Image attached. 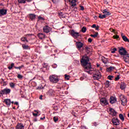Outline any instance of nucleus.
Returning <instances> with one entry per match:
<instances>
[{"label": "nucleus", "instance_id": "37998d69", "mask_svg": "<svg viewBox=\"0 0 129 129\" xmlns=\"http://www.w3.org/2000/svg\"><path fill=\"white\" fill-rule=\"evenodd\" d=\"M38 113H39V112H37V113H36L32 112V114H33V116H38Z\"/></svg>", "mask_w": 129, "mask_h": 129}, {"label": "nucleus", "instance_id": "c85d7f7f", "mask_svg": "<svg viewBox=\"0 0 129 129\" xmlns=\"http://www.w3.org/2000/svg\"><path fill=\"white\" fill-rule=\"evenodd\" d=\"M99 19H105V18H106V16L105 14L103 15L101 14H99Z\"/></svg>", "mask_w": 129, "mask_h": 129}, {"label": "nucleus", "instance_id": "f704fd0d", "mask_svg": "<svg viewBox=\"0 0 129 129\" xmlns=\"http://www.w3.org/2000/svg\"><path fill=\"white\" fill-rule=\"evenodd\" d=\"M15 84L14 83H10V86L11 87V88H15Z\"/></svg>", "mask_w": 129, "mask_h": 129}, {"label": "nucleus", "instance_id": "cd10ccee", "mask_svg": "<svg viewBox=\"0 0 129 129\" xmlns=\"http://www.w3.org/2000/svg\"><path fill=\"white\" fill-rule=\"evenodd\" d=\"M22 47L23 49H24V50H28V49H29V46L26 45V44H23Z\"/></svg>", "mask_w": 129, "mask_h": 129}, {"label": "nucleus", "instance_id": "1a4fd4ad", "mask_svg": "<svg viewBox=\"0 0 129 129\" xmlns=\"http://www.w3.org/2000/svg\"><path fill=\"white\" fill-rule=\"evenodd\" d=\"M43 30L44 33H46V34H48V33H50V32L52 31V29L50 28V27L47 25H45V26L43 27Z\"/></svg>", "mask_w": 129, "mask_h": 129}, {"label": "nucleus", "instance_id": "13d9d810", "mask_svg": "<svg viewBox=\"0 0 129 129\" xmlns=\"http://www.w3.org/2000/svg\"><path fill=\"white\" fill-rule=\"evenodd\" d=\"M39 99H41V100H43V95H40V96Z\"/></svg>", "mask_w": 129, "mask_h": 129}, {"label": "nucleus", "instance_id": "f8f14e48", "mask_svg": "<svg viewBox=\"0 0 129 129\" xmlns=\"http://www.w3.org/2000/svg\"><path fill=\"white\" fill-rule=\"evenodd\" d=\"M94 79H95L96 80H98V79H100L101 78V74L100 73H97L96 74H94L93 76Z\"/></svg>", "mask_w": 129, "mask_h": 129}, {"label": "nucleus", "instance_id": "aec40b11", "mask_svg": "<svg viewBox=\"0 0 129 129\" xmlns=\"http://www.w3.org/2000/svg\"><path fill=\"white\" fill-rule=\"evenodd\" d=\"M29 18L31 21H34L36 19V15L33 14H29Z\"/></svg>", "mask_w": 129, "mask_h": 129}, {"label": "nucleus", "instance_id": "6ab92c4d", "mask_svg": "<svg viewBox=\"0 0 129 129\" xmlns=\"http://www.w3.org/2000/svg\"><path fill=\"white\" fill-rule=\"evenodd\" d=\"M103 14H105V15L106 16H110L111 15V13L110 12H108L107 9L103 10L102 11Z\"/></svg>", "mask_w": 129, "mask_h": 129}, {"label": "nucleus", "instance_id": "a18cd8bd", "mask_svg": "<svg viewBox=\"0 0 129 129\" xmlns=\"http://www.w3.org/2000/svg\"><path fill=\"white\" fill-rule=\"evenodd\" d=\"M118 80H119V75H117L115 78V81H117Z\"/></svg>", "mask_w": 129, "mask_h": 129}, {"label": "nucleus", "instance_id": "bb28decb", "mask_svg": "<svg viewBox=\"0 0 129 129\" xmlns=\"http://www.w3.org/2000/svg\"><path fill=\"white\" fill-rule=\"evenodd\" d=\"M119 117L121 121H124V117L123 116V115L122 114H119Z\"/></svg>", "mask_w": 129, "mask_h": 129}, {"label": "nucleus", "instance_id": "473e14b6", "mask_svg": "<svg viewBox=\"0 0 129 129\" xmlns=\"http://www.w3.org/2000/svg\"><path fill=\"white\" fill-rule=\"evenodd\" d=\"M53 120H54V122H57V121H58V120H59V118H58V117H57V116H54Z\"/></svg>", "mask_w": 129, "mask_h": 129}, {"label": "nucleus", "instance_id": "6e6d98bb", "mask_svg": "<svg viewBox=\"0 0 129 129\" xmlns=\"http://www.w3.org/2000/svg\"><path fill=\"white\" fill-rule=\"evenodd\" d=\"M88 42H89V43H91V42H92V39L91 38H89L88 39Z\"/></svg>", "mask_w": 129, "mask_h": 129}, {"label": "nucleus", "instance_id": "4468645a", "mask_svg": "<svg viewBox=\"0 0 129 129\" xmlns=\"http://www.w3.org/2000/svg\"><path fill=\"white\" fill-rule=\"evenodd\" d=\"M37 36L40 40H43V39H45V38H46V34L42 33H38L37 34Z\"/></svg>", "mask_w": 129, "mask_h": 129}, {"label": "nucleus", "instance_id": "7c9ffc66", "mask_svg": "<svg viewBox=\"0 0 129 129\" xmlns=\"http://www.w3.org/2000/svg\"><path fill=\"white\" fill-rule=\"evenodd\" d=\"M14 66H15V63H11V66L8 67V69H9V70H12Z\"/></svg>", "mask_w": 129, "mask_h": 129}, {"label": "nucleus", "instance_id": "a211bd4d", "mask_svg": "<svg viewBox=\"0 0 129 129\" xmlns=\"http://www.w3.org/2000/svg\"><path fill=\"white\" fill-rule=\"evenodd\" d=\"M54 90L50 89L47 92V95H48L49 96H54Z\"/></svg>", "mask_w": 129, "mask_h": 129}, {"label": "nucleus", "instance_id": "c9c22d12", "mask_svg": "<svg viewBox=\"0 0 129 129\" xmlns=\"http://www.w3.org/2000/svg\"><path fill=\"white\" fill-rule=\"evenodd\" d=\"M86 31H87V29L86 28V27H83L82 28V33H85L86 32Z\"/></svg>", "mask_w": 129, "mask_h": 129}, {"label": "nucleus", "instance_id": "bf43d9fd", "mask_svg": "<svg viewBox=\"0 0 129 129\" xmlns=\"http://www.w3.org/2000/svg\"><path fill=\"white\" fill-rule=\"evenodd\" d=\"M92 28H96V24H93L92 26Z\"/></svg>", "mask_w": 129, "mask_h": 129}, {"label": "nucleus", "instance_id": "49530a36", "mask_svg": "<svg viewBox=\"0 0 129 129\" xmlns=\"http://www.w3.org/2000/svg\"><path fill=\"white\" fill-rule=\"evenodd\" d=\"M53 4H57L59 2V0H51Z\"/></svg>", "mask_w": 129, "mask_h": 129}, {"label": "nucleus", "instance_id": "f257e3e1", "mask_svg": "<svg viewBox=\"0 0 129 129\" xmlns=\"http://www.w3.org/2000/svg\"><path fill=\"white\" fill-rule=\"evenodd\" d=\"M80 62L85 72L90 74V72L94 71V69L92 68L91 62L89 60V57L87 55L83 56Z\"/></svg>", "mask_w": 129, "mask_h": 129}, {"label": "nucleus", "instance_id": "8fccbe9b", "mask_svg": "<svg viewBox=\"0 0 129 129\" xmlns=\"http://www.w3.org/2000/svg\"><path fill=\"white\" fill-rule=\"evenodd\" d=\"M52 68H57V64L56 63H53L52 65Z\"/></svg>", "mask_w": 129, "mask_h": 129}, {"label": "nucleus", "instance_id": "20e7f679", "mask_svg": "<svg viewBox=\"0 0 129 129\" xmlns=\"http://www.w3.org/2000/svg\"><path fill=\"white\" fill-rule=\"evenodd\" d=\"M70 33L71 36L73 37L74 39H77V40L78 39L79 36H80V34H79V33L75 32L74 30H71V32Z\"/></svg>", "mask_w": 129, "mask_h": 129}, {"label": "nucleus", "instance_id": "09e8293b", "mask_svg": "<svg viewBox=\"0 0 129 129\" xmlns=\"http://www.w3.org/2000/svg\"><path fill=\"white\" fill-rule=\"evenodd\" d=\"M26 40H27V38L26 37H22V38H21V41H22V42H25V41H26Z\"/></svg>", "mask_w": 129, "mask_h": 129}, {"label": "nucleus", "instance_id": "052dcab7", "mask_svg": "<svg viewBox=\"0 0 129 129\" xmlns=\"http://www.w3.org/2000/svg\"><path fill=\"white\" fill-rule=\"evenodd\" d=\"M32 1H33V0H25V2H27L28 3H31V2H32Z\"/></svg>", "mask_w": 129, "mask_h": 129}, {"label": "nucleus", "instance_id": "4c0bfd02", "mask_svg": "<svg viewBox=\"0 0 129 129\" xmlns=\"http://www.w3.org/2000/svg\"><path fill=\"white\" fill-rule=\"evenodd\" d=\"M64 78L65 79H67V80H69V79L71 78V77L69 75H64Z\"/></svg>", "mask_w": 129, "mask_h": 129}, {"label": "nucleus", "instance_id": "ddd939ff", "mask_svg": "<svg viewBox=\"0 0 129 129\" xmlns=\"http://www.w3.org/2000/svg\"><path fill=\"white\" fill-rule=\"evenodd\" d=\"M3 102L6 104L8 107L11 105V99H4Z\"/></svg>", "mask_w": 129, "mask_h": 129}, {"label": "nucleus", "instance_id": "e2e57ef3", "mask_svg": "<svg viewBox=\"0 0 129 129\" xmlns=\"http://www.w3.org/2000/svg\"><path fill=\"white\" fill-rule=\"evenodd\" d=\"M45 117L44 116L43 117H41L40 119H41V120H43L45 119Z\"/></svg>", "mask_w": 129, "mask_h": 129}, {"label": "nucleus", "instance_id": "c03bdc74", "mask_svg": "<svg viewBox=\"0 0 129 129\" xmlns=\"http://www.w3.org/2000/svg\"><path fill=\"white\" fill-rule=\"evenodd\" d=\"M43 67H44V68H48V64L44 63L43 64Z\"/></svg>", "mask_w": 129, "mask_h": 129}, {"label": "nucleus", "instance_id": "0e129e2a", "mask_svg": "<svg viewBox=\"0 0 129 129\" xmlns=\"http://www.w3.org/2000/svg\"><path fill=\"white\" fill-rule=\"evenodd\" d=\"M74 10L76 12V11H77V8L75 7V8L74 9Z\"/></svg>", "mask_w": 129, "mask_h": 129}, {"label": "nucleus", "instance_id": "423d86ee", "mask_svg": "<svg viewBox=\"0 0 129 129\" xmlns=\"http://www.w3.org/2000/svg\"><path fill=\"white\" fill-rule=\"evenodd\" d=\"M120 99L121 101V104L123 105V106H125V105H126V102H127V99H126V97L125 96L122 95L120 96Z\"/></svg>", "mask_w": 129, "mask_h": 129}, {"label": "nucleus", "instance_id": "dca6fc26", "mask_svg": "<svg viewBox=\"0 0 129 129\" xmlns=\"http://www.w3.org/2000/svg\"><path fill=\"white\" fill-rule=\"evenodd\" d=\"M16 129H25V126L22 123H18L16 126Z\"/></svg>", "mask_w": 129, "mask_h": 129}, {"label": "nucleus", "instance_id": "c756f323", "mask_svg": "<svg viewBox=\"0 0 129 129\" xmlns=\"http://www.w3.org/2000/svg\"><path fill=\"white\" fill-rule=\"evenodd\" d=\"M90 36L93 38H96L98 36V32H96L95 34H91Z\"/></svg>", "mask_w": 129, "mask_h": 129}, {"label": "nucleus", "instance_id": "f03ea898", "mask_svg": "<svg viewBox=\"0 0 129 129\" xmlns=\"http://www.w3.org/2000/svg\"><path fill=\"white\" fill-rule=\"evenodd\" d=\"M119 54L122 56L125 62H128L129 61V54L125 48L123 47H119Z\"/></svg>", "mask_w": 129, "mask_h": 129}, {"label": "nucleus", "instance_id": "72a5a7b5", "mask_svg": "<svg viewBox=\"0 0 129 129\" xmlns=\"http://www.w3.org/2000/svg\"><path fill=\"white\" fill-rule=\"evenodd\" d=\"M14 68H15V69H19V70H21V69H22V68H24V65H22L20 67H15Z\"/></svg>", "mask_w": 129, "mask_h": 129}, {"label": "nucleus", "instance_id": "de8ad7c7", "mask_svg": "<svg viewBox=\"0 0 129 129\" xmlns=\"http://www.w3.org/2000/svg\"><path fill=\"white\" fill-rule=\"evenodd\" d=\"M58 16H59V17H63V16H64V15H63V13L59 12Z\"/></svg>", "mask_w": 129, "mask_h": 129}, {"label": "nucleus", "instance_id": "5701e85b", "mask_svg": "<svg viewBox=\"0 0 129 129\" xmlns=\"http://www.w3.org/2000/svg\"><path fill=\"white\" fill-rule=\"evenodd\" d=\"M110 82H109V81H106L104 84H105V87H106V88H108V87H109V86H110Z\"/></svg>", "mask_w": 129, "mask_h": 129}, {"label": "nucleus", "instance_id": "393cba45", "mask_svg": "<svg viewBox=\"0 0 129 129\" xmlns=\"http://www.w3.org/2000/svg\"><path fill=\"white\" fill-rule=\"evenodd\" d=\"M85 50L86 51V52L88 53V54H89V53H90V47H89V46H86L85 47Z\"/></svg>", "mask_w": 129, "mask_h": 129}, {"label": "nucleus", "instance_id": "b1692460", "mask_svg": "<svg viewBox=\"0 0 129 129\" xmlns=\"http://www.w3.org/2000/svg\"><path fill=\"white\" fill-rule=\"evenodd\" d=\"M114 67H110L109 68H107L106 70L107 72H111L112 70H114Z\"/></svg>", "mask_w": 129, "mask_h": 129}, {"label": "nucleus", "instance_id": "2f4dec72", "mask_svg": "<svg viewBox=\"0 0 129 129\" xmlns=\"http://www.w3.org/2000/svg\"><path fill=\"white\" fill-rule=\"evenodd\" d=\"M19 4H26V0H18Z\"/></svg>", "mask_w": 129, "mask_h": 129}, {"label": "nucleus", "instance_id": "79ce46f5", "mask_svg": "<svg viewBox=\"0 0 129 129\" xmlns=\"http://www.w3.org/2000/svg\"><path fill=\"white\" fill-rule=\"evenodd\" d=\"M102 61L104 64H106V63H107V58H105L104 59H102Z\"/></svg>", "mask_w": 129, "mask_h": 129}, {"label": "nucleus", "instance_id": "0eeeda50", "mask_svg": "<svg viewBox=\"0 0 129 129\" xmlns=\"http://www.w3.org/2000/svg\"><path fill=\"white\" fill-rule=\"evenodd\" d=\"M113 125H119V120L117 118L113 117L111 120Z\"/></svg>", "mask_w": 129, "mask_h": 129}, {"label": "nucleus", "instance_id": "a19ab883", "mask_svg": "<svg viewBox=\"0 0 129 129\" xmlns=\"http://www.w3.org/2000/svg\"><path fill=\"white\" fill-rule=\"evenodd\" d=\"M113 38L114 39H118L119 38V36L117 35H115L113 36Z\"/></svg>", "mask_w": 129, "mask_h": 129}, {"label": "nucleus", "instance_id": "7ed1b4c3", "mask_svg": "<svg viewBox=\"0 0 129 129\" xmlns=\"http://www.w3.org/2000/svg\"><path fill=\"white\" fill-rule=\"evenodd\" d=\"M49 80L51 83H57L59 81V79H58V76L52 75L49 76Z\"/></svg>", "mask_w": 129, "mask_h": 129}, {"label": "nucleus", "instance_id": "864d4df0", "mask_svg": "<svg viewBox=\"0 0 129 129\" xmlns=\"http://www.w3.org/2000/svg\"><path fill=\"white\" fill-rule=\"evenodd\" d=\"M30 36H33V34H27L25 35V37H30Z\"/></svg>", "mask_w": 129, "mask_h": 129}, {"label": "nucleus", "instance_id": "6e6552de", "mask_svg": "<svg viewBox=\"0 0 129 129\" xmlns=\"http://www.w3.org/2000/svg\"><path fill=\"white\" fill-rule=\"evenodd\" d=\"M100 102L103 106H105L108 104V102H107V100L105 98H102L100 99Z\"/></svg>", "mask_w": 129, "mask_h": 129}, {"label": "nucleus", "instance_id": "774afa93", "mask_svg": "<svg viewBox=\"0 0 129 129\" xmlns=\"http://www.w3.org/2000/svg\"><path fill=\"white\" fill-rule=\"evenodd\" d=\"M94 18V19H97V16H95Z\"/></svg>", "mask_w": 129, "mask_h": 129}, {"label": "nucleus", "instance_id": "9b49d317", "mask_svg": "<svg viewBox=\"0 0 129 129\" xmlns=\"http://www.w3.org/2000/svg\"><path fill=\"white\" fill-rule=\"evenodd\" d=\"M109 111H110V114L112 116H117V112L115 111V110L112 108H110L109 109Z\"/></svg>", "mask_w": 129, "mask_h": 129}, {"label": "nucleus", "instance_id": "680f3d73", "mask_svg": "<svg viewBox=\"0 0 129 129\" xmlns=\"http://www.w3.org/2000/svg\"><path fill=\"white\" fill-rule=\"evenodd\" d=\"M14 104H15V105H19V102H15L14 103Z\"/></svg>", "mask_w": 129, "mask_h": 129}, {"label": "nucleus", "instance_id": "4be33fe9", "mask_svg": "<svg viewBox=\"0 0 129 129\" xmlns=\"http://www.w3.org/2000/svg\"><path fill=\"white\" fill-rule=\"evenodd\" d=\"M77 2V0H72V2H71L72 4L71 6L72 8H74V7H76Z\"/></svg>", "mask_w": 129, "mask_h": 129}, {"label": "nucleus", "instance_id": "ea45409f", "mask_svg": "<svg viewBox=\"0 0 129 129\" xmlns=\"http://www.w3.org/2000/svg\"><path fill=\"white\" fill-rule=\"evenodd\" d=\"M117 49H116V48H114L111 51V53H115V51H116Z\"/></svg>", "mask_w": 129, "mask_h": 129}, {"label": "nucleus", "instance_id": "5fc2aeb1", "mask_svg": "<svg viewBox=\"0 0 129 129\" xmlns=\"http://www.w3.org/2000/svg\"><path fill=\"white\" fill-rule=\"evenodd\" d=\"M80 7L81 8V9H80L81 11H84V7H83L82 6H80Z\"/></svg>", "mask_w": 129, "mask_h": 129}, {"label": "nucleus", "instance_id": "39448f33", "mask_svg": "<svg viewBox=\"0 0 129 129\" xmlns=\"http://www.w3.org/2000/svg\"><path fill=\"white\" fill-rule=\"evenodd\" d=\"M10 93H11V89L6 88L0 91V96H2V95H4V94L8 95V94H9Z\"/></svg>", "mask_w": 129, "mask_h": 129}, {"label": "nucleus", "instance_id": "9d476101", "mask_svg": "<svg viewBox=\"0 0 129 129\" xmlns=\"http://www.w3.org/2000/svg\"><path fill=\"white\" fill-rule=\"evenodd\" d=\"M83 43L81 41H78L76 42V47L78 50H81V48H82L84 46Z\"/></svg>", "mask_w": 129, "mask_h": 129}, {"label": "nucleus", "instance_id": "f3484780", "mask_svg": "<svg viewBox=\"0 0 129 129\" xmlns=\"http://www.w3.org/2000/svg\"><path fill=\"white\" fill-rule=\"evenodd\" d=\"M126 87V84H125V83L121 82L120 85V89L121 90H124Z\"/></svg>", "mask_w": 129, "mask_h": 129}, {"label": "nucleus", "instance_id": "603ef678", "mask_svg": "<svg viewBox=\"0 0 129 129\" xmlns=\"http://www.w3.org/2000/svg\"><path fill=\"white\" fill-rule=\"evenodd\" d=\"M38 20H41V21H44V20H45V19H44V18H43L41 16H39L38 17Z\"/></svg>", "mask_w": 129, "mask_h": 129}, {"label": "nucleus", "instance_id": "4d7b16f0", "mask_svg": "<svg viewBox=\"0 0 129 129\" xmlns=\"http://www.w3.org/2000/svg\"><path fill=\"white\" fill-rule=\"evenodd\" d=\"M95 29H96V31H98V30H99V27L98 26H97L95 27Z\"/></svg>", "mask_w": 129, "mask_h": 129}, {"label": "nucleus", "instance_id": "412c9836", "mask_svg": "<svg viewBox=\"0 0 129 129\" xmlns=\"http://www.w3.org/2000/svg\"><path fill=\"white\" fill-rule=\"evenodd\" d=\"M0 14L1 16H5V15H7V10L5 9L0 10Z\"/></svg>", "mask_w": 129, "mask_h": 129}, {"label": "nucleus", "instance_id": "69168bd1", "mask_svg": "<svg viewBox=\"0 0 129 129\" xmlns=\"http://www.w3.org/2000/svg\"><path fill=\"white\" fill-rule=\"evenodd\" d=\"M121 36L122 38V36H124V35H123V33L122 32L121 33Z\"/></svg>", "mask_w": 129, "mask_h": 129}, {"label": "nucleus", "instance_id": "3c124183", "mask_svg": "<svg viewBox=\"0 0 129 129\" xmlns=\"http://www.w3.org/2000/svg\"><path fill=\"white\" fill-rule=\"evenodd\" d=\"M109 31H110V32H111L112 33H114L115 32V30L112 28H110Z\"/></svg>", "mask_w": 129, "mask_h": 129}, {"label": "nucleus", "instance_id": "e433bc0d", "mask_svg": "<svg viewBox=\"0 0 129 129\" xmlns=\"http://www.w3.org/2000/svg\"><path fill=\"white\" fill-rule=\"evenodd\" d=\"M112 78H114L113 76L109 75L107 77V79H109V80H112Z\"/></svg>", "mask_w": 129, "mask_h": 129}, {"label": "nucleus", "instance_id": "2eb2a0df", "mask_svg": "<svg viewBox=\"0 0 129 129\" xmlns=\"http://www.w3.org/2000/svg\"><path fill=\"white\" fill-rule=\"evenodd\" d=\"M116 102V98L113 96H111L110 98V103L111 104H113V103H115Z\"/></svg>", "mask_w": 129, "mask_h": 129}, {"label": "nucleus", "instance_id": "a878e982", "mask_svg": "<svg viewBox=\"0 0 129 129\" xmlns=\"http://www.w3.org/2000/svg\"><path fill=\"white\" fill-rule=\"evenodd\" d=\"M122 39H123V40L124 42H128V43H129V40L127 39V37L125 36V35H124L123 36H122Z\"/></svg>", "mask_w": 129, "mask_h": 129}, {"label": "nucleus", "instance_id": "58836bf2", "mask_svg": "<svg viewBox=\"0 0 129 129\" xmlns=\"http://www.w3.org/2000/svg\"><path fill=\"white\" fill-rule=\"evenodd\" d=\"M17 77L19 79H23V76L21 75L18 74Z\"/></svg>", "mask_w": 129, "mask_h": 129}, {"label": "nucleus", "instance_id": "338daca9", "mask_svg": "<svg viewBox=\"0 0 129 129\" xmlns=\"http://www.w3.org/2000/svg\"><path fill=\"white\" fill-rule=\"evenodd\" d=\"M100 66V64H99L98 63L97 64V67H99Z\"/></svg>", "mask_w": 129, "mask_h": 129}]
</instances>
